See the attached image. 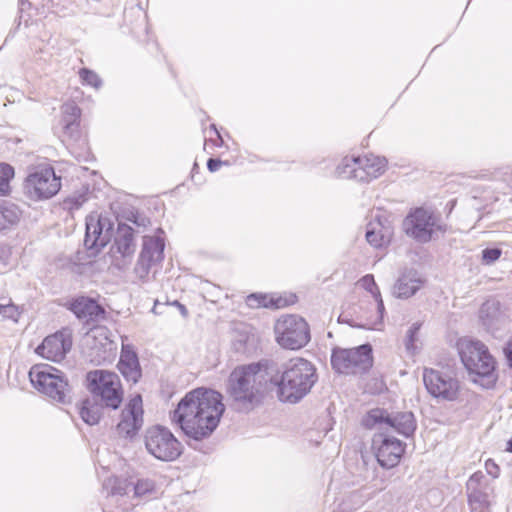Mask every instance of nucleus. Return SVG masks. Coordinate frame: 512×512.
Instances as JSON below:
<instances>
[{
	"label": "nucleus",
	"mask_w": 512,
	"mask_h": 512,
	"mask_svg": "<svg viewBox=\"0 0 512 512\" xmlns=\"http://www.w3.org/2000/svg\"><path fill=\"white\" fill-rule=\"evenodd\" d=\"M114 223L107 215L91 213L86 217L84 244L88 249L99 250L111 240Z\"/></svg>",
	"instance_id": "9b49d317"
},
{
	"label": "nucleus",
	"mask_w": 512,
	"mask_h": 512,
	"mask_svg": "<svg viewBox=\"0 0 512 512\" xmlns=\"http://www.w3.org/2000/svg\"><path fill=\"white\" fill-rule=\"evenodd\" d=\"M479 319L485 329L493 335L505 329L508 324L507 317L496 300H487L482 304L479 310Z\"/></svg>",
	"instance_id": "4be33fe9"
},
{
	"label": "nucleus",
	"mask_w": 512,
	"mask_h": 512,
	"mask_svg": "<svg viewBox=\"0 0 512 512\" xmlns=\"http://www.w3.org/2000/svg\"><path fill=\"white\" fill-rule=\"evenodd\" d=\"M102 406L94 400L85 399L79 406V414L82 420L88 425H95L101 418Z\"/></svg>",
	"instance_id": "2f4dec72"
},
{
	"label": "nucleus",
	"mask_w": 512,
	"mask_h": 512,
	"mask_svg": "<svg viewBox=\"0 0 512 512\" xmlns=\"http://www.w3.org/2000/svg\"><path fill=\"white\" fill-rule=\"evenodd\" d=\"M317 380L315 365L307 359L296 357L281 367L275 363L272 386L277 388V397L281 402L295 404L309 394Z\"/></svg>",
	"instance_id": "7ed1b4c3"
},
{
	"label": "nucleus",
	"mask_w": 512,
	"mask_h": 512,
	"mask_svg": "<svg viewBox=\"0 0 512 512\" xmlns=\"http://www.w3.org/2000/svg\"><path fill=\"white\" fill-rule=\"evenodd\" d=\"M246 303L251 308H279L282 306L281 299L275 300L273 297L262 294H251L247 297Z\"/></svg>",
	"instance_id": "72a5a7b5"
},
{
	"label": "nucleus",
	"mask_w": 512,
	"mask_h": 512,
	"mask_svg": "<svg viewBox=\"0 0 512 512\" xmlns=\"http://www.w3.org/2000/svg\"><path fill=\"white\" fill-rule=\"evenodd\" d=\"M392 229L389 224L384 225L380 221L369 224L365 233L367 241L374 247H382L390 242Z\"/></svg>",
	"instance_id": "bb28decb"
},
{
	"label": "nucleus",
	"mask_w": 512,
	"mask_h": 512,
	"mask_svg": "<svg viewBox=\"0 0 512 512\" xmlns=\"http://www.w3.org/2000/svg\"><path fill=\"white\" fill-rule=\"evenodd\" d=\"M62 123L64 132L74 137L78 132L81 111L75 103H66L62 106Z\"/></svg>",
	"instance_id": "cd10ccee"
},
{
	"label": "nucleus",
	"mask_w": 512,
	"mask_h": 512,
	"mask_svg": "<svg viewBox=\"0 0 512 512\" xmlns=\"http://www.w3.org/2000/svg\"><path fill=\"white\" fill-rule=\"evenodd\" d=\"M373 366V354L370 344H362L354 348V374L355 369L361 372L369 370Z\"/></svg>",
	"instance_id": "473e14b6"
},
{
	"label": "nucleus",
	"mask_w": 512,
	"mask_h": 512,
	"mask_svg": "<svg viewBox=\"0 0 512 512\" xmlns=\"http://www.w3.org/2000/svg\"><path fill=\"white\" fill-rule=\"evenodd\" d=\"M423 381L432 396L448 401L457 398L459 383L455 378L437 370L425 369Z\"/></svg>",
	"instance_id": "4468645a"
},
{
	"label": "nucleus",
	"mask_w": 512,
	"mask_h": 512,
	"mask_svg": "<svg viewBox=\"0 0 512 512\" xmlns=\"http://www.w3.org/2000/svg\"><path fill=\"white\" fill-rule=\"evenodd\" d=\"M14 177V169L9 164L0 163V193L6 194L9 191V183Z\"/></svg>",
	"instance_id": "e433bc0d"
},
{
	"label": "nucleus",
	"mask_w": 512,
	"mask_h": 512,
	"mask_svg": "<svg viewBox=\"0 0 512 512\" xmlns=\"http://www.w3.org/2000/svg\"><path fill=\"white\" fill-rule=\"evenodd\" d=\"M89 391L107 408L117 409L123 400L120 378L114 372L94 370L87 374Z\"/></svg>",
	"instance_id": "423d86ee"
},
{
	"label": "nucleus",
	"mask_w": 512,
	"mask_h": 512,
	"mask_svg": "<svg viewBox=\"0 0 512 512\" xmlns=\"http://www.w3.org/2000/svg\"><path fill=\"white\" fill-rule=\"evenodd\" d=\"M354 289L366 291L373 299L371 305L376 310L372 316L368 317L365 323H354V327L373 329L374 325L380 317V313L384 308L381 295L374 281L373 275H366L362 277L359 281L354 283Z\"/></svg>",
	"instance_id": "412c9836"
},
{
	"label": "nucleus",
	"mask_w": 512,
	"mask_h": 512,
	"mask_svg": "<svg viewBox=\"0 0 512 512\" xmlns=\"http://www.w3.org/2000/svg\"><path fill=\"white\" fill-rule=\"evenodd\" d=\"M222 398L212 389H194L178 403L171 420L187 437L196 441L206 439L216 430L225 411Z\"/></svg>",
	"instance_id": "f257e3e1"
},
{
	"label": "nucleus",
	"mask_w": 512,
	"mask_h": 512,
	"mask_svg": "<svg viewBox=\"0 0 512 512\" xmlns=\"http://www.w3.org/2000/svg\"><path fill=\"white\" fill-rule=\"evenodd\" d=\"M420 329V324L414 323L407 331L406 339H405V347L406 350L410 353H415L417 346L416 342L418 341L417 333Z\"/></svg>",
	"instance_id": "4c0bfd02"
},
{
	"label": "nucleus",
	"mask_w": 512,
	"mask_h": 512,
	"mask_svg": "<svg viewBox=\"0 0 512 512\" xmlns=\"http://www.w3.org/2000/svg\"><path fill=\"white\" fill-rule=\"evenodd\" d=\"M0 314L3 317L12 319L14 321H17V318L19 316L18 308L11 303H0Z\"/></svg>",
	"instance_id": "ea45409f"
},
{
	"label": "nucleus",
	"mask_w": 512,
	"mask_h": 512,
	"mask_svg": "<svg viewBox=\"0 0 512 512\" xmlns=\"http://www.w3.org/2000/svg\"><path fill=\"white\" fill-rule=\"evenodd\" d=\"M143 423L142 398L140 395H136L130 399L122 410L120 421L117 424V431L126 438H132L142 428Z\"/></svg>",
	"instance_id": "2eb2a0df"
},
{
	"label": "nucleus",
	"mask_w": 512,
	"mask_h": 512,
	"mask_svg": "<svg viewBox=\"0 0 512 512\" xmlns=\"http://www.w3.org/2000/svg\"><path fill=\"white\" fill-rule=\"evenodd\" d=\"M331 365L336 373L349 375L352 372V351L340 347L333 348Z\"/></svg>",
	"instance_id": "c85d7f7f"
},
{
	"label": "nucleus",
	"mask_w": 512,
	"mask_h": 512,
	"mask_svg": "<svg viewBox=\"0 0 512 512\" xmlns=\"http://www.w3.org/2000/svg\"><path fill=\"white\" fill-rule=\"evenodd\" d=\"M424 284L423 278L415 270L403 272L392 288V294L399 299L412 297Z\"/></svg>",
	"instance_id": "b1692460"
},
{
	"label": "nucleus",
	"mask_w": 512,
	"mask_h": 512,
	"mask_svg": "<svg viewBox=\"0 0 512 512\" xmlns=\"http://www.w3.org/2000/svg\"><path fill=\"white\" fill-rule=\"evenodd\" d=\"M70 310L79 319L90 321L104 314V309L93 299L78 297L70 304Z\"/></svg>",
	"instance_id": "a878e982"
},
{
	"label": "nucleus",
	"mask_w": 512,
	"mask_h": 512,
	"mask_svg": "<svg viewBox=\"0 0 512 512\" xmlns=\"http://www.w3.org/2000/svg\"><path fill=\"white\" fill-rule=\"evenodd\" d=\"M71 346V333L67 330H62L47 336L36 349V352L47 360L60 362L71 349Z\"/></svg>",
	"instance_id": "f3484780"
},
{
	"label": "nucleus",
	"mask_w": 512,
	"mask_h": 512,
	"mask_svg": "<svg viewBox=\"0 0 512 512\" xmlns=\"http://www.w3.org/2000/svg\"><path fill=\"white\" fill-rule=\"evenodd\" d=\"M275 363L267 360L236 366L227 380V393L242 407L258 403L272 385Z\"/></svg>",
	"instance_id": "f03ea898"
},
{
	"label": "nucleus",
	"mask_w": 512,
	"mask_h": 512,
	"mask_svg": "<svg viewBox=\"0 0 512 512\" xmlns=\"http://www.w3.org/2000/svg\"><path fill=\"white\" fill-rule=\"evenodd\" d=\"M258 336L248 327L236 332L234 337L235 349L239 352H252L257 348Z\"/></svg>",
	"instance_id": "c756f323"
},
{
	"label": "nucleus",
	"mask_w": 512,
	"mask_h": 512,
	"mask_svg": "<svg viewBox=\"0 0 512 512\" xmlns=\"http://www.w3.org/2000/svg\"><path fill=\"white\" fill-rule=\"evenodd\" d=\"M468 503L472 511L485 512L490 506L489 495L492 488L482 472H475L466 484Z\"/></svg>",
	"instance_id": "dca6fc26"
},
{
	"label": "nucleus",
	"mask_w": 512,
	"mask_h": 512,
	"mask_svg": "<svg viewBox=\"0 0 512 512\" xmlns=\"http://www.w3.org/2000/svg\"><path fill=\"white\" fill-rule=\"evenodd\" d=\"M384 382L381 379L374 378L373 383L365 387V391L371 394L380 393L384 389Z\"/></svg>",
	"instance_id": "37998d69"
},
{
	"label": "nucleus",
	"mask_w": 512,
	"mask_h": 512,
	"mask_svg": "<svg viewBox=\"0 0 512 512\" xmlns=\"http://www.w3.org/2000/svg\"><path fill=\"white\" fill-rule=\"evenodd\" d=\"M136 244L130 227L119 229L112 246L113 264L120 270L126 269L134 255Z\"/></svg>",
	"instance_id": "a211bd4d"
},
{
	"label": "nucleus",
	"mask_w": 512,
	"mask_h": 512,
	"mask_svg": "<svg viewBox=\"0 0 512 512\" xmlns=\"http://www.w3.org/2000/svg\"><path fill=\"white\" fill-rule=\"evenodd\" d=\"M386 167V160L375 155L354 158V179L369 181L380 176Z\"/></svg>",
	"instance_id": "5701e85b"
},
{
	"label": "nucleus",
	"mask_w": 512,
	"mask_h": 512,
	"mask_svg": "<svg viewBox=\"0 0 512 512\" xmlns=\"http://www.w3.org/2000/svg\"><path fill=\"white\" fill-rule=\"evenodd\" d=\"M156 490L155 482L149 478H140L134 484V496L137 498L152 496Z\"/></svg>",
	"instance_id": "f704fd0d"
},
{
	"label": "nucleus",
	"mask_w": 512,
	"mask_h": 512,
	"mask_svg": "<svg viewBox=\"0 0 512 512\" xmlns=\"http://www.w3.org/2000/svg\"><path fill=\"white\" fill-rule=\"evenodd\" d=\"M462 363L473 376L472 380L485 388H491L497 381L496 361L481 341L462 338L458 341Z\"/></svg>",
	"instance_id": "20e7f679"
},
{
	"label": "nucleus",
	"mask_w": 512,
	"mask_h": 512,
	"mask_svg": "<svg viewBox=\"0 0 512 512\" xmlns=\"http://www.w3.org/2000/svg\"><path fill=\"white\" fill-rule=\"evenodd\" d=\"M21 211L17 205L12 203H0V231L10 228L18 223Z\"/></svg>",
	"instance_id": "7c9ffc66"
},
{
	"label": "nucleus",
	"mask_w": 512,
	"mask_h": 512,
	"mask_svg": "<svg viewBox=\"0 0 512 512\" xmlns=\"http://www.w3.org/2000/svg\"><path fill=\"white\" fill-rule=\"evenodd\" d=\"M485 468L487 473L493 478H497L499 476V467L494 461L487 460L485 463Z\"/></svg>",
	"instance_id": "c03bdc74"
},
{
	"label": "nucleus",
	"mask_w": 512,
	"mask_h": 512,
	"mask_svg": "<svg viewBox=\"0 0 512 512\" xmlns=\"http://www.w3.org/2000/svg\"><path fill=\"white\" fill-rule=\"evenodd\" d=\"M181 309V313L185 316L187 314V310L183 305H179Z\"/></svg>",
	"instance_id": "09e8293b"
},
{
	"label": "nucleus",
	"mask_w": 512,
	"mask_h": 512,
	"mask_svg": "<svg viewBox=\"0 0 512 512\" xmlns=\"http://www.w3.org/2000/svg\"><path fill=\"white\" fill-rule=\"evenodd\" d=\"M502 251L498 248H487L482 251V260L489 265L500 258Z\"/></svg>",
	"instance_id": "a19ab883"
},
{
	"label": "nucleus",
	"mask_w": 512,
	"mask_h": 512,
	"mask_svg": "<svg viewBox=\"0 0 512 512\" xmlns=\"http://www.w3.org/2000/svg\"><path fill=\"white\" fill-rule=\"evenodd\" d=\"M164 241L160 237L145 236L143 239L142 250L134 268L136 276L140 280H146L153 265L163 259Z\"/></svg>",
	"instance_id": "ddd939ff"
},
{
	"label": "nucleus",
	"mask_w": 512,
	"mask_h": 512,
	"mask_svg": "<svg viewBox=\"0 0 512 512\" xmlns=\"http://www.w3.org/2000/svg\"><path fill=\"white\" fill-rule=\"evenodd\" d=\"M91 339V361L97 364L112 362L117 353V344L112 332L104 326L93 328L88 336Z\"/></svg>",
	"instance_id": "f8f14e48"
},
{
	"label": "nucleus",
	"mask_w": 512,
	"mask_h": 512,
	"mask_svg": "<svg viewBox=\"0 0 512 512\" xmlns=\"http://www.w3.org/2000/svg\"><path fill=\"white\" fill-rule=\"evenodd\" d=\"M405 233L420 243L431 241L438 232H442L439 217L423 207L411 211L403 221Z\"/></svg>",
	"instance_id": "9d476101"
},
{
	"label": "nucleus",
	"mask_w": 512,
	"mask_h": 512,
	"mask_svg": "<svg viewBox=\"0 0 512 512\" xmlns=\"http://www.w3.org/2000/svg\"><path fill=\"white\" fill-rule=\"evenodd\" d=\"M118 369L128 381L134 383L137 382L141 376L137 355L128 345L122 344Z\"/></svg>",
	"instance_id": "393cba45"
},
{
	"label": "nucleus",
	"mask_w": 512,
	"mask_h": 512,
	"mask_svg": "<svg viewBox=\"0 0 512 512\" xmlns=\"http://www.w3.org/2000/svg\"><path fill=\"white\" fill-rule=\"evenodd\" d=\"M276 342L284 349L298 350L310 341V328L298 315H284L274 325Z\"/></svg>",
	"instance_id": "0eeeda50"
},
{
	"label": "nucleus",
	"mask_w": 512,
	"mask_h": 512,
	"mask_svg": "<svg viewBox=\"0 0 512 512\" xmlns=\"http://www.w3.org/2000/svg\"><path fill=\"white\" fill-rule=\"evenodd\" d=\"M84 202V199H74V198H69L65 201V204L67 205V207L69 209H78L82 203Z\"/></svg>",
	"instance_id": "a18cd8bd"
},
{
	"label": "nucleus",
	"mask_w": 512,
	"mask_h": 512,
	"mask_svg": "<svg viewBox=\"0 0 512 512\" xmlns=\"http://www.w3.org/2000/svg\"><path fill=\"white\" fill-rule=\"evenodd\" d=\"M146 451L155 459L172 462L180 457L183 446L173 433L164 426L149 427L144 434Z\"/></svg>",
	"instance_id": "39448f33"
},
{
	"label": "nucleus",
	"mask_w": 512,
	"mask_h": 512,
	"mask_svg": "<svg viewBox=\"0 0 512 512\" xmlns=\"http://www.w3.org/2000/svg\"><path fill=\"white\" fill-rule=\"evenodd\" d=\"M79 76L83 83H86L94 88H99L101 85V80L94 71L83 68L79 71Z\"/></svg>",
	"instance_id": "58836bf2"
},
{
	"label": "nucleus",
	"mask_w": 512,
	"mask_h": 512,
	"mask_svg": "<svg viewBox=\"0 0 512 512\" xmlns=\"http://www.w3.org/2000/svg\"><path fill=\"white\" fill-rule=\"evenodd\" d=\"M351 159L346 157L343 160V165L337 167V174L339 177L349 179L352 176V169L350 168Z\"/></svg>",
	"instance_id": "79ce46f5"
},
{
	"label": "nucleus",
	"mask_w": 512,
	"mask_h": 512,
	"mask_svg": "<svg viewBox=\"0 0 512 512\" xmlns=\"http://www.w3.org/2000/svg\"><path fill=\"white\" fill-rule=\"evenodd\" d=\"M129 482L126 479H121L118 477H111L109 478L105 486L109 487V494L110 495H119L123 496L126 495L129 488Z\"/></svg>",
	"instance_id": "c9c22d12"
},
{
	"label": "nucleus",
	"mask_w": 512,
	"mask_h": 512,
	"mask_svg": "<svg viewBox=\"0 0 512 512\" xmlns=\"http://www.w3.org/2000/svg\"><path fill=\"white\" fill-rule=\"evenodd\" d=\"M32 385L54 401L64 403L68 394V384L62 373L49 365H35L29 372Z\"/></svg>",
	"instance_id": "6e6552de"
},
{
	"label": "nucleus",
	"mask_w": 512,
	"mask_h": 512,
	"mask_svg": "<svg viewBox=\"0 0 512 512\" xmlns=\"http://www.w3.org/2000/svg\"><path fill=\"white\" fill-rule=\"evenodd\" d=\"M374 443H379L376 457L382 467L389 469L399 463L404 453V446L401 441L393 437L379 435Z\"/></svg>",
	"instance_id": "6ab92c4d"
},
{
	"label": "nucleus",
	"mask_w": 512,
	"mask_h": 512,
	"mask_svg": "<svg viewBox=\"0 0 512 512\" xmlns=\"http://www.w3.org/2000/svg\"><path fill=\"white\" fill-rule=\"evenodd\" d=\"M61 188V179L52 167H38L25 178L23 189L27 198L33 201L48 200Z\"/></svg>",
	"instance_id": "1a4fd4ad"
},
{
	"label": "nucleus",
	"mask_w": 512,
	"mask_h": 512,
	"mask_svg": "<svg viewBox=\"0 0 512 512\" xmlns=\"http://www.w3.org/2000/svg\"><path fill=\"white\" fill-rule=\"evenodd\" d=\"M221 165H222V162L220 160L213 159V158H210L207 163V167H208L209 171H211V172L217 171Z\"/></svg>",
	"instance_id": "49530a36"
},
{
	"label": "nucleus",
	"mask_w": 512,
	"mask_h": 512,
	"mask_svg": "<svg viewBox=\"0 0 512 512\" xmlns=\"http://www.w3.org/2000/svg\"><path fill=\"white\" fill-rule=\"evenodd\" d=\"M509 365L512 367V339L507 343L504 350Z\"/></svg>",
	"instance_id": "de8ad7c7"
},
{
	"label": "nucleus",
	"mask_w": 512,
	"mask_h": 512,
	"mask_svg": "<svg viewBox=\"0 0 512 512\" xmlns=\"http://www.w3.org/2000/svg\"><path fill=\"white\" fill-rule=\"evenodd\" d=\"M384 414V411L373 410L370 416L376 421L392 427L396 432L405 437H409L414 433L416 421L412 412H399L392 416Z\"/></svg>",
	"instance_id": "aec40b11"
}]
</instances>
